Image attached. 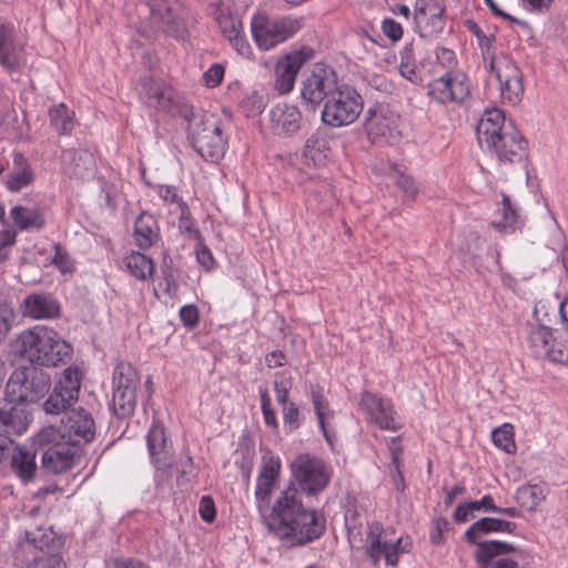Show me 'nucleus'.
<instances>
[{"instance_id": "38", "label": "nucleus", "mask_w": 568, "mask_h": 568, "mask_svg": "<svg viewBox=\"0 0 568 568\" xmlns=\"http://www.w3.org/2000/svg\"><path fill=\"white\" fill-rule=\"evenodd\" d=\"M126 270L136 278L145 280L154 271L153 261L143 253L132 252L125 260Z\"/></svg>"}, {"instance_id": "9", "label": "nucleus", "mask_w": 568, "mask_h": 568, "mask_svg": "<svg viewBox=\"0 0 568 568\" xmlns=\"http://www.w3.org/2000/svg\"><path fill=\"white\" fill-rule=\"evenodd\" d=\"M302 23L291 17L270 18L263 12H256L251 20V32L260 50L267 51L293 37Z\"/></svg>"}, {"instance_id": "34", "label": "nucleus", "mask_w": 568, "mask_h": 568, "mask_svg": "<svg viewBox=\"0 0 568 568\" xmlns=\"http://www.w3.org/2000/svg\"><path fill=\"white\" fill-rule=\"evenodd\" d=\"M113 390H136L140 377L135 367L129 362H120L113 369Z\"/></svg>"}, {"instance_id": "46", "label": "nucleus", "mask_w": 568, "mask_h": 568, "mask_svg": "<svg viewBox=\"0 0 568 568\" xmlns=\"http://www.w3.org/2000/svg\"><path fill=\"white\" fill-rule=\"evenodd\" d=\"M326 144L324 139L315 135L310 136L305 142V156L311 158L314 162L322 161L326 158V151L328 150Z\"/></svg>"}, {"instance_id": "42", "label": "nucleus", "mask_w": 568, "mask_h": 568, "mask_svg": "<svg viewBox=\"0 0 568 568\" xmlns=\"http://www.w3.org/2000/svg\"><path fill=\"white\" fill-rule=\"evenodd\" d=\"M217 24L223 36L229 39L243 30V23L237 14L220 9L216 16Z\"/></svg>"}, {"instance_id": "18", "label": "nucleus", "mask_w": 568, "mask_h": 568, "mask_svg": "<svg viewBox=\"0 0 568 568\" xmlns=\"http://www.w3.org/2000/svg\"><path fill=\"white\" fill-rule=\"evenodd\" d=\"M315 51L308 45H302L281 57L275 64V88L281 93L293 90L297 74L305 63L314 58Z\"/></svg>"}, {"instance_id": "53", "label": "nucleus", "mask_w": 568, "mask_h": 568, "mask_svg": "<svg viewBox=\"0 0 568 568\" xmlns=\"http://www.w3.org/2000/svg\"><path fill=\"white\" fill-rule=\"evenodd\" d=\"M223 77L224 68L219 63L211 65L203 74L204 82L210 88L217 87L222 82Z\"/></svg>"}, {"instance_id": "56", "label": "nucleus", "mask_w": 568, "mask_h": 568, "mask_svg": "<svg viewBox=\"0 0 568 568\" xmlns=\"http://www.w3.org/2000/svg\"><path fill=\"white\" fill-rule=\"evenodd\" d=\"M179 229L182 232L199 234L197 230L194 229L193 222L190 216V210L185 202H181V215L179 221Z\"/></svg>"}, {"instance_id": "51", "label": "nucleus", "mask_w": 568, "mask_h": 568, "mask_svg": "<svg viewBox=\"0 0 568 568\" xmlns=\"http://www.w3.org/2000/svg\"><path fill=\"white\" fill-rule=\"evenodd\" d=\"M199 514L206 523H213L216 517L214 500L210 496H203L199 505Z\"/></svg>"}, {"instance_id": "36", "label": "nucleus", "mask_w": 568, "mask_h": 568, "mask_svg": "<svg viewBox=\"0 0 568 568\" xmlns=\"http://www.w3.org/2000/svg\"><path fill=\"white\" fill-rule=\"evenodd\" d=\"M547 490L545 486L534 484L524 485L516 491L517 503L527 510L534 511L537 506L545 499Z\"/></svg>"}, {"instance_id": "43", "label": "nucleus", "mask_w": 568, "mask_h": 568, "mask_svg": "<svg viewBox=\"0 0 568 568\" xmlns=\"http://www.w3.org/2000/svg\"><path fill=\"white\" fill-rule=\"evenodd\" d=\"M491 439L494 444L506 453H513L516 448L514 440V428L510 424H504L493 430Z\"/></svg>"}, {"instance_id": "20", "label": "nucleus", "mask_w": 568, "mask_h": 568, "mask_svg": "<svg viewBox=\"0 0 568 568\" xmlns=\"http://www.w3.org/2000/svg\"><path fill=\"white\" fill-rule=\"evenodd\" d=\"M361 407L367 414L368 420L379 429L396 432L402 428L390 400L366 390L362 394Z\"/></svg>"}, {"instance_id": "26", "label": "nucleus", "mask_w": 568, "mask_h": 568, "mask_svg": "<svg viewBox=\"0 0 568 568\" xmlns=\"http://www.w3.org/2000/svg\"><path fill=\"white\" fill-rule=\"evenodd\" d=\"M508 123H506L505 114L500 109H487L481 115L477 128V139L480 144L491 148L504 133Z\"/></svg>"}, {"instance_id": "14", "label": "nucleus", "mask_w": 568, "mask_h": 568, "mask_svg": "<svg viewBox=\"0 0 568 568\" xmlns=\"http://www.w3.org/2000/svg\"><path fill=\"white\" fill-rule=\"evenodd\" d=\"M399 121V115L387 104H375L366 112L364 128L374 143L394 144L402 134Z\"/></svg>"}, {"instance_id": "44", "label": "nucleus", "mask_w": 568, "mask_h": 568, "mask_svg": "<svg viewBox=\"0 0 568 568\" xmlns=\"http://www.w3.org/2000/svg\"><path fill=\"white\" fill-rule=\"evenodd\" d=\"M160 83H164L161 79H155L151 77L150 74L141 75L138 82L136 90L139 92L140 99L149 105L151 99L150 97L155 95V89L160 87Z\"/></svg>"}, {"instance_id": "50", "label": "nucleus", "mask_w": 568, "mask_h": 568, "mask_svg": "<svg viewBox=\"0 0 568 568\" xmlns=\"http://www.w3.org/2000/svg\"><path fill=\"white\" fill-rule=\"evenodd\" d=\"M383 33L393 42H397L403 37V28L399 22L392 18H386L382 22Z\"/></svg>"}, {"instance_id": "33", "label": "nucleus", "mask_w": 568, "mask_h": 568, "mask_svg": "<svg viewBox=\"0 0 568 568\" xmlns=\"http://www.w3.org/2000/svg\"><path fill=\"white\" fill-rule=\"evenodd\" d=\"M69 164L68 172L78 179H84L93 173L95 160L93 154L88 150H71L68 152Z\"/></svg>"}, {"instance_id": "54", "label": "nucleus", "mask_w": 568, "mask_h": 568, "mask_svg": "<svg viewBox=\"0 0 568 568\" xmlns=\"http://www.w3.org/2000/svg\"><path fill=\"white\" fill-rule=\"evenodd\" d=\"M54 255L51 258V263L57 266L62 273L69 272L70 261L68 253L62 248L59 243L53 244Z\"/></svg>"}, {"instance_id": "48", "label": "nucleus", "mask_w": 568, "mask_h": 568, "mask_svg": "<svg viewBox=\"0 0 568 568\" xmlns=\"http://www.w3.org/2000/svg\"><path fill=\"white\" fill-rule=\"evenodd\" d=\"M283 420L285 427L291 432L300 428V409L295 403L291 402L283 406Z\"/></svg>"}, {"instance_id": "28", "label": "nucleus", "mask_w": 568, "mask_h": 568, "mask_svg": "<svg viewBox=\"0 0 568 568\" xmlns=\"http://www.w3.org/2000/svg\"><path fill=\"white\" fill-rule=\"evenodd\" d=\"M20 50L16 42L14 27L0 23V65L9 72L17 71L20 67Z\"/></svg>"}, {"instance_id": "21", "label": "nucleus", "mask_w": 568, "mask_h": 568, "mask_svg": "<svg viewBox=\"0 0 568 568\" xmlns=\"http://www.w3.org/2000/svg\"><path fill=\"white\" fill-rule=\"evenodd\" d=\"M32 420L31 412L26 404L10 397L0 398V433L12 436L27 432Z\"/></svg>"}, {"instance_id": "1", "label": "nucleus", "mask_w": 568, "mask_h": 568, "mask_svg": "<svg viewBox=\"0 0 568 568\" xmlns=\"http://www.w3.org/2000/svg\"><path fill=\"white\" fill-rule=\"evenodd\" d=\"M280 474V458L264 455L254 493L258 514L263 524L280 539L291 546L307 545L324 534L326 519L321 511L301 501V493L293 483L280 491L271 506V496Z\"/></svg>"}, {"instance_id": "19", "label": "nucleus", "mask_w": 568, "mask_h": 568, "mask_svg": "<svg viewBox=\"0 0 568 568\" xmlns=\"http://www.w3.org/2000/svg\"><path fill=\"white\" fill-rule=\"evenodd\" d=\"M62 435H65V440L70 442L73 446L88 444L95 437L97 425L92 414L80 407L71 409L61 420Z\"/></svg>"}, {"instance_id": "35", "label": "nucleus", "mask_w": 568, "mask_h": 568, "mask_svg": "<svg viewBox=\"0 0 568 568\" xmlns=\"http://www.w3.org/2000/svg\"><path fill=\"white\" fill-rule=\"evenodd\" d=\"M33 181V172L27 162L23 154L17 153L14 155V170L8 176L6 182L10 191L18 192L22 187L28 186Z\"/></svg>"}, {"instance_id": "4", "label": "nucleus", "mask_w": 568, "mask_h": 568, "mask_svg": "<svg viewBox=\"0 0 568 568\" xmlns=\"http://www.w3.org/2000/svg\"><path fill=\"white\" fill-rule=\"evenodd\" d=\"M517 524L505 519L484 517L476 520L465 531V539L471 545H476L475 559L481 567H486L490 560L497 556L515 551L511 544L499 540L479 541L481 535L490 532L513 534Z\"/></svg>"}, {"instance_id": "45", "label": "nucleus", "mask_w": 568, "mask_h": 568, "mask_svg": "<svg viewBox=\"0 0 568 568\" xmlns=\"http://www.w3.org/2000/svg\"><path fill=\"white\" fill-rule=\"evenodd\" d=\"M160 83H164L161 79H155L151 77L150 74L141 75L138 82L136 90L139 92L140 99L149 105L151 99L150 97L155 95V89L160 87Z\"/></svg>"}, {"instance_id": "12", "label": "nucleus", "mask_w": 568, "mask_h": 568, "mask_svg": "<svg viewBox=\"0 0 568 568\" xmlns=\"http://www.w3.org/2000/svg\"><path fill=\"white\" fill-rule=\"evenodd\" d=\"M82 374L78 367L70 366L63 371L60 378L53 385V388L47 394L48 397L42 404V408L48 415H60L73 409L78 402L81 389Z\"/></svg>"}, {"instance_id": "52", "label": "nucleus", "mask_w": 568, "mask_h": 568, "mask_svg": "<svg viewBox=\"0 0 568 568\" xmlns=\"http://www.w3.org/2000/svg\"><path fill=\"white\" fill-rule=\"evenodd\" d=\"M227 40L242 57L250 58L252 55V47L245 38L243 30Z\"/></svg>"}, {"instance_id": "25", "label": "nucleus", "mask_w": 568, "mask_h": 568, "mask_svg": "<svg viewBox=\"0 0 568 568\" xmlns=\"http://www.w3.org/2000/svg\"><path fill=\"white\" fill-rule=\"evenodd\" d=\"M272 132L277 136H292L302 125V113L296 105L288 103L275 104L268 113Z\"/></svg>"}, {"instance_id": "37", "label": "nucleus", "mask_w": 568, "mask_h": 568, "mask_svg": "<svg viewBox=\"0 0 568 568\" xmlns=\"http://www.w3.org/2000/svg\"><path fill=\"white\" fill-rule=\"evenodd\" d=\"M136 407V390H113L112 409L114 415L124 419L133 415Z\"/></svg>"}, {"instance_id": "27", "label": "nucleus", "mask_w": 568, "mask_h": 568, "mask_svg": "<svg viewBox=\"0 0 568 568\" xmlns=\"http://www.w3.org/2000/svg\"><path fill=\"white\" fill-rule=\"evenodd\" d=\"M23 316L34 320L54 318L60 313L59 302L45 293H33L28 295L22 303Z\"/></svg>"}, {"instance_id": "16", "label": "nucleus", "mask_w": 568, "mask_h": 568, "mask_svg": "<svg viewBox=\"0 0 568 568\" xmlns=\"http://www.w3.org/2000/svg\"><path fill=\"white\" fill-rule=\"evenodd\" d=\"M146 445L151 463L158 473L155 480H164L170 476L169 471L174 465V452L163 424L154 422L151 425L146 435Z\"/></svg>"}, {"instance_id": "61", "label": "nucleus", "mask_w": 568, "mask_h": 568, "mask_svg": "<svg viewBox=\"0 0 568 568\" xmlns=\"http://www.w3.org/2000/svg\"><path fill=\"white\" fill-rule=\"evenodd\" d=\"M399 442H400V437L397 436V437L390 438L389 444H388V449H389L390 459H392L390 466L397 467V468H398V464H400V455L403 453V447L399 445Z\"/></svg>"}, {"instance_id": "31", "label": "nucleus", "mask_w": 568, "mask_h": 568, "mask_svg": "<svg viewBox=\"0 0 568 568\" xmlns=\"http://www.w3.org/2000/svg\"><path fill=\"white\" fill-rule=\"evenodd\" d=\"M10 216L14 225L20 231H27L31 229L40 231L45 225L43 212L39 207L16 205L11 209Z\"/></svg>"}, {"instance_id": "17", "label": "nucleus", "mask_w": 568, "mask_h": 568, "mask_svg": "<svg viewBox=\"0 0 568 568\" xmlns=\"http://www.w3.org/2000/svg\"><path fill=\"white\" fill-rule=\"evenodd\" d=\"M427 94L439 104L462 103L470 95V82L463 72H446L429 82Z\"/></svg>"}, {"instance_id": "57", "label": "nucleus", "mask_w": 568, "mask_h": 568, "mask_svg": "<svg viewBox=\"0 0 568 568\" xmlns=\"http://www.w3.org/2000/svg\"><path fill=\"white\" fill-rule=\"evenodd\" d=\"M399 73L410 82L417 84L422 81V77L416 69V65L409 61H400Z\"/></svg>"}, {"instance_id": "49", "label": "nucleus", "mask_w": 568, "mask_h": 568, "mask_svg": "<svg viewBox=\"0 0 568 568\" xmlns=\"http://www.w3.org/2000/svg\"><path fill=\"white\" fill-rule=\"evenodd\" d=\"M180 318L187 328H194L199 323V310L195 305H184L180 310Z\"/></svg>"}, {"instance_id": "30", "label": "nucleus", "mask_w": 568, "mask_h": 568, "mask_svg": "<svg viewBox=\"0 0 568 568\" xmlns=\"http://www.w3.org/2000/svg\"><path fill=\"white\" fill-rule=\"evenodd\" d=\"M133 236L140 248L151 247L159 239V226L155 217L148 212H142L135 220Z\"/></svg>"}, {"instance_id": "55", "label": "nucleus", "mask_w": 568, "mask_h": 568, "mask_svg": "<svg viewBox=\"0 0 568 568\" xmlns=\"http://www.w3.org/2000/svg\"><path fill=\"white\" fill-rule=\"evenodd\" d=\"M396 184L407 196L414 197L417 194L418 190L415 181L409 175L398 172L396 174Z\"/></svg>"}, {"instance_id": "41", "label": "nucleus", "mask_w": 568, "mask_h": 568, "mask_svg": "<svg viewBox=\"0 0 568 568\" xmlns=\"http://www.w3.org/2000/svg\"><path fill=\"white\" fill-rule=\"evenodd\" d=\"M73 113L61 103L49 110L50 123L59 134L70 133L73 128Z\"/></svg>"}, {"instance_id": "2", "label": "nucleus", "mask_w": 568, "mask_h": 568, "mask_svg": "<svg viewBox=\"0 0 568 568\" xmlns=\"http://www.w3.org/2000/svg\"><path fill=\"white\" fill-rule=\"evenodd\" d=\"M17 346L21 356L40 366L55 367L72 357V346L43 325L23 331L17 338Z\"/></svg>"}, {"instance_id": "11", "label": "nucleus", "mask_w": 568, "mask_h": 568, "mask_svg": "<svg viewBox=\"0 0 568 568\" xmlns=\"http://www.w3.org/2000/svg\"><path fill=\"white\" fill-rule=\"evenodd\" d=\"M363 108V98L356 89L342 85L324 103L322 121L332 128L348 125L358 119Z\"/></svg>"}, {"instance_id": "59", "label": "nucleus", "mask_w": 568, "mask_h": 568, "mask_svg": "<svg viewBox=\"0 0 568 568\" xmlns=\"http://www.w3.org/2000/svg\"><path fill=\"white\" fill-rule=\"evenodd\" d=\"M291 384L288 382H278L274 381V389L276 393V400L277 403L283 407L285 405H288L291 402H288V392H290Z\"/></svg>"}, {"instance_id": "3", "label": "nucleus", "mask_w": 568, "mask_h": 568, "mask_svg": "<svg viewBox=\"0 0 568 568\" xmlns=\"http://www.w3.org/2000/svg\"><path fill=\"white\" fill-rule=\"evenodd\" d=\"M348 540L353 548H362L373 566H378L384 560L387 566H396L402 554L412 549V541L403 537H396L390 528H385L379 521L367 525L365 539L359 538L354 529L347 526Z\"/></svg>"}, {"instance_id": "6", "label": "nucleus", "mask_w": 568, "mask_h": 568, "mask_svg": "<svg viewBox=\"0 0 568 568\" xmlns=\"http://www.w3.org/2000/svg\"><path fill=\"white\" fill-rule=\"evenodd\" d=\"M33 444L41 450V468L51 474H62L69 470L77 455V447L65 440V435L57 427L41 429L34 437Z\"/></svg>"}, {"instance_id": "40", "label": "nucleus", "mask_w": 568, "mask_h": 568, "mask_svg": "<svg viewBox=\"0 0 568 568\" xmlns=\"http://www.w3.org/2000/svg\"><path fill=\"white\" fill-rule=\"evenodd\" d=\"M154 89L156 91L155 95L149 98L151 99L149 103L150 108H154L159 111L170 112L178 105L175 91L165 82L160 83V87Z\"/></svg>"}, {"instance_id": "32", "label": "nucleus", "mask_w": 568, "mask_h": 568, "mask_svg": "<svg viewBox=\"0 0 568 568\" xmlns=\"http://www.w3.org/2000/svg\"><path fill=\"white\" fill-rule=\"evenodd\" d=\"M311 399L318 420L320 428L328 443H332V435L327 423L334 417V412L329 408L328 402L324 396L323 387L318 384L311 386Z\"/></svg>"}, {"instance_id": "23", "label": "nucleus", "mask_w": 568, "mask_h": 568, "mask_svg": "<svg viewBox=\"0 0 568 568\" xmlns=\"http://www.w3.org/2000/svg\"><path fill=\"white\" fill-rule=\"evenodd\" d=\"M501 162L519 163L528 154V142L511 122L505 133L491 146Z\"/></svg>"}, {"instance_id": "24", "label": "nucleus", "mask_w": 568, "mask_h": 568, "mask_svg": "<svg viewBox=\"0 0 568 568\" xmlns=\"http://www.w3.org/2000/svg\"><path fill=\"white\" fill-rule=\"evenodd\" d=\"M555 337L554 329L547 325H529L528 343L536 357L546 358L548 361H562L568 358V348L564 347L559 351L549 348Z\"/></svg>"}, {"instance_id": "29", "label": "nucleus", "mask_w": 568, "mask_h": 568, "mask_svg": "<svg viewBox=\"0 0 568 568\" xmlns=\"http://www.w3.org/2000/svg\"><path fill=\"white\" fill-rule=\"evenodd\" d=\"M9 455H11L10 467L12 473L24 484L33 480L38 470L36 452L13 445Z\"/></svg>"}, {"instance_id": "47", "label": "nucleus", "mask_w": 568, "mask_h": 568, "mask_svg": "<svg viewBox=\"0 0 568 568\" xmlns=\"http://www.w3.org/2000/svg\"><path fill=\"white\" fill-rule=\"evenodd\" d=\"M24 568H65V562L59 555H50L42 551L40 556L33 557Z\"/></svg>"}, {"instance_id": "22", "label": "nucleus", "mask_w": 568, "mask_h": 568, "mask_svg": "<svg viewBox=\"0 0 568 568\" xmlns=\"http://www.w3.org/2000/svg\"><path fill=\"white\" fill-rule=\"evenodd\" d=\"M445 7L437 0H416L414 22L419 34L424 38L440 33L445 28Z\"/></svg>"}, {"instance_id": "62", "label": "nucleus", "mask_w": 568, "mask_h": 568, "mask_svg": "<svg viewBox=\"0 0 568 568\" xmlns=\"http://www.w3.org/2000/svg\"><path fill=\"white\" fill-rule=\"evenodd\" d=\"M470 507L475 510L493 511L495 513L496 505L490 495H485L480 500H470Z\"/></svg>"}, {"instance_id": "5", "label": "nucleus", "mask_w": 568, "mask_h": 568, "mask_svg": "<svg viewBox=\"0 0 568 568\" xmlns=\"http://www.w3.org/2000/svg\"><path fill=\"white\" fill-rule=\"evenodd\" d=\"M149 13V26L141 30L143 36L161 31L175 39L187 34L186 12L178 0H149L141 6Z\"/></svg>"}, {"instance_id": "8", "label": "nucleus", "mask_w": 568, "mask_h": 568, "mask_svg": "<svg viewBox=\"0 0 568 568\" xmlns=\"http://www.w3.org/2000/svg\"><path fill=\"white\" fill-rule=\"evenodd\" d=\"M293 483L306 497H313L322 493L331 481L332 471L325 462L310 454L295 457L291 464Z\"/></svg>"}, {"instance_id": "15", "label": "nucleus", "mask_w": 568, "mask_h": 568, "mask_svg": "<svg viewBox=\"0 0 568 568\" xmlns=\"http://www.w3.org/2000/svg\"><path fill=\"white\" fill-rule=\"evenodd\" d=\"M339 88L335 70L327 64L316 63L302 82L301 95L305 103L316 106L325 103Z\"/></svg>"}, {"instance_id": "58", "label": "nucleus", "mask_w": 568, "mask_h": 568, "mask_svg": "<svg viewBox=\"0 0 568 568\" xmlns=\"http://www.w3.org/2000/svg\"><path fill=\"white\" fill-rule=\"evenodd\" d=\"M449 523L446 518L439 517L434 521V531L430 535L433 544L439 545L444 540V532L448 530Z\"/></svg>"}, {"instance_id": "60", "label": "nucleus", "mask_w": 568, "mask_h": 568, "mask_svg": "<svg viewBox=\"0 0 568 568\" xmlns=\"http://www.w3.org/2000/svg\"><path fill=\"white\" fill-rule=\"evenodd\" d=\"M243 108H246L253 114L262 113L264 110L263 98L254 93L243 101Z\"/></svg>"}, {"instance_id": "63", "label": "nucleus", "mask_w": 568, "mask_h": 568, "mask_svg": "<svg viewBox=\"0 0 568 568\" xmlns=\"http://www.w3.org/2000/svg\"><path fill=\"white\" fill-rule=\"evenodd\" d=\"M475 510L470 507V503L467 501V503H463L460 505H458L455 509V513L453 515L454 517V520L456 523H466L468 521L469 519V516L474 513Z\"/></svg>"}, {"instance_id": "13", "label": "nucleus", "mask_w": 568, "mask_h": 568, "mask_svg": "<svg viewBox=\"0 0 568 568\" xmlns=\"http://www.w3.org/2000/svg\"><path fill=\"white\" fill-rule=\"evenodd\" d=\"M487 69L493 72L499 83L500 97L504 103L516 105L520 102L525 87L524 74L517 63L508 55L494 57Z\"/></svg>"}, {"instance_id": "39", "label": "nucleus", "mask_w": 568, "mask_h": 568, "mask_svg": "<svg viewBox=\"0 0 568 568\" xmlns=\"http://www.w3.org/2000/svg\"><path fill=\"white\" fill-rule=\"evenodd\" d=\"M500 212L503 220L499 222H491V226L505 233L514 232L520 224L519 215L517 210L513 206L510 197L505 193L501 194Z\"/></svg>"}, {"instance_id": "7", "label": "nucleus", "mask_w": 568, "mask_h": 568, "mask_svg": "<svg viewBox=\"0 0 568 568\" xmlns=\"http://www.w3.org/2000/svg\"><path fill=\"white\" fill-rule=\"evenodd\" d=\"M51 388V376L39 367H20L14 369L6 385V395L21 403H37Z\"/></svg>"}, {"instance_id": "10", "label": "nucleus", "mask_w": 568, "mask_h": 568, "mask_svg": "<svg viewBox=\"0 0 568 568\" xmlns=\"http://www.w3.org/2000/svg\"><path fill=\"white\" fill-rule=\"evenodd\" d=\"M189 138L193 149L206 161L219 162L225 154L227 138L222 122L213 115L202 116L191 125Z\"/></svg>"}, {"instance_id": "64", "label": "nucleus", "mask_w": 568, "mask_h": 568, "mask_svg": "<svg viewBox=\"0 0 568 568\" xmlns=\"http://www.w3.org/2000/svg\"><path fill=\"white\" fill-rule=\"evenodd\" d=\"M196 257L199 263L203 265L206 270H210L214 264L212 253L205 245H201V247L196 251Z\"/></svg>"}]
</instances>
